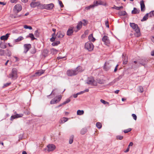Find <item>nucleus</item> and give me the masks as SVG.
<instances>
[{
    "instance_id": "obj_1",
    "label": "nucleus",
    "mask_w": 154,
    "mask_h": 154,
    "mask_svg": "<svg viewBox=\"0 0 154 154\" xmlns=\"http://www.w3.org/2000/svg\"><path fill=\"white\" fill-rule=\"evenodd\" d=\"M130 25L131 27L136 32L134 33V35L137 37H139L140 35V32L138 25L134 23H130Z\"/></svg>"
},
{
    "instance_id": "obj_2",
    "label": "nucleus",
    "mask_w": 154,
    "mask_h": 154,
    "mask_svg": "<svg viewBox=\"0 0 154 154\" xmlns=\"http://www.w3.org/2000/svg\"><path fill=\"white\" fill-rule=\"evenodd\" d=\"M8 77L13 79H16L17 77V69L15 68L13 69L11 72L9 74Z\"/></svg>"
},
{
    "instance_id": "obj_3",
    "label": "nucleus",
    "mask_w": 154,
    "mask_h": 154,
    "mask_svg": "<svg viewBox=\"0 0 154 154\" xmlns=\"http://www.w3.org/2000/svg\"><path fill=\"white\" fill-rule=\"evenodd\" d=\"M85 48L89 51H91L93 50L94 46L91 42H88L85 43Z\"/></svg>"
},
{
    "instance_id": "obj_4",
    "label": "nucleus",
    "mask_w": 154,
    "mask_h": 154,
    "mask_svg": "<svg viewBox=\"0 0 154 154\" xmlns=\"http://www.w3.org/2000/svg\"><path fill=\"white\" fill-rule=\"evenodd\" d=\"M22 9V7L21 5L20 4H17L14 6L13 11L15 14H17Z\"/></svg>"
},
{
    "instance_id": "obj_5",
    "label": "nucleus",
    "mask_w": 154,
    "mask_h": 154,
    "mask_svg": "<svg viewBox=\"0 0 154 154\" xmlns=\"http://www.w3.org/2000/svg\"><path fill=\"white\" fill-rule=\"evenodd\" d=\"M66 74L68 76H72L77 74V70L75 69H69L66 72Z\"/></svg>"
},
{
    "instance_id": "obj_6",
    "label": "nucleus",
    "mask_w": 154,
    "mask_h": 154,
    "mask_svg": "<svg viewBox=\"0 0 154 154\" xmlns=\"http://www.w3.org/2000/svg\"><path fill=\"white\" fill-rule=\"evenodd\" d=\"M111 62L112 61L110 60L105 63L103 68L105 70L107 71L110 69L111 66Z\"/></svg>"
},
{
    "instance_id": "obj_7",
    "label": "nucleus",
    "mask_w": 154,
    "mask_h": 154,
    "mask_svg": "<svg viewBox=\"0 0 154 154\" xmlns=\"http://www.w3.org/2000/svg\"><path fill=\"white\" fill-rule=\"evenodd\" d=\"M54 7V5L52 3L49 4H44L43 5V8L47 10L52 9Z\"/></svg>"
},
{
    "instance_id": "obj_8",
    "label": "nucleus",
    "mask_w": 154,
    "mask_h": 154,
    "mask_svg": "<svg viewBox=\"0 0 154 154\" xmlns=\"http://www.w3.org/2000/svg\"><path fill=\"white\" fill-rule=\"evenodd\" d=\"M95 80L93 77L89 78L87 82V83L89 84H90L91 85H97V84L96 83L95 84H94Z\"/></svg>"
},
{
    "instance_id": "obj_9",
    "label": "nucleus",
    "mask_w": 154,
    "mask_h": 154,
    "mask_svg": "<svg viewBox=\"0 0 154 154\" xmlns=\"http://www.w3.org/2000/svg\"><path fill=\"white\" fill-rule=\"evenodd\" d=\"M102 40L106 45L110 43V41L108 38V37L107 36H104L102 38Z\"/></svg>"
},
{
    "instance_id": "obj_10",
    "label": "nucleus",
    "mask_w": 154,
    "mask_h": 154,
    "mask_svg": "<svg viewBox=\"0 0 154 154\" xmlns=\"http://www.w3.org/2000/svg\"><path fill=\"white\" fill-rule=\"evenodd\" d=\"M24 52L26 53L29 49L31 48V46L30 44H26L24 45Z\"/></svg>"
},
{
    "instance_id": "obj_11",
    "label": "nucleus",
    "mask_w": 154,
    "mask_h": 154,
    "mask_svg": "<svg viewBox=\"0 0 154 154\" xmlns=\"http://www.w3.org/2000/svg\"><path fill=\"white\" fill-rule=\"evenodd\" d=\"M49 151H51L54 150L56 148L55 146L53 144H49L47 146Z\"/></svg>"
},
{
    "instance_id": "obj_12",
    "label": "nucleus",
    "mask_w": 154,
    "mask_h": 154,
    "mask_svg": "<svg viewBox=\"0 0 154 154\" xmlns=\"http://www.w3.org/2000/svg\"><path fill=\"white\" fill-rule=\"evenodd\" d=\"M23 115L22 114H17L13 116H12L11 117L10 120L11 121L14 119L17 118L22 117Z\"/></svg>"
},
{
    "instance_id": "obj_13",
    "label": "nucleus",
    "mask_w": 154,
    "mask_h": 154,
    "mask_svg": "<svg viewBox=\"0 0 154 154\" xmlns=\"http://www.w3.org/2000/svg\"><path fill=\"white\" fill-rule=\"evenodd\" d=\"M65 34L64 32L61 31H59L57 32L56 35V37L58 38H61L64 36Z\"/></svg>"
},
{
    "instance_id": "obj_14",
    "label": "nucleus",
    "mask_w": 154,
    "mask_h": 154,
    "mask_svg": "<svg viewBox=\"0 0 154 154\" xmlns=\"http://www.w3.org/2000/svg\"><path fill=\"white\" fill-rule=\"evenodd\" d=\"M73 32V28L72 27L69 28L67 31L66 35L68 36H71L72 35Z\"/></svg>"
},
{
    "instance_id": "obj_15",
    "label": "nucleus",
    "mask_w": 154,
    "mask_h": 154,
    "mask_svg": "<svg viewBox=\"0 0 154 154\" xmlns=\"http://www.w3.org/2000/svg\"><path fill=\"white\" fill-rule=\"evenodd\" d=\"M44 72V71L42 69L38 70L37 72L35 73V75H34V76H39L43 74Z\"/></svg>"
},
{
    "instance_id": "obj_16",
    "label": "nucleus",
    "mask_w": 154,
    "mask_h": 154,
    "mask_svg": "<svg viewBox=\"0 0 154 154\" xmlns=\"http://www.w3.org/2000/svg\"><path fill=\"white\" fill-rule=\"evenodd\" d=\"M140 4L141 11H144L145 10V5L143 0H142L140 2Z\"/></svg>"
},
{
    "instance_id": "obj_17",
    "label": "nucleus",
    "mask_w": 154,
    "mask_h": 154,
    "mask_svg": "<svg viewBox=\"0 0 154 154\" xmlns=\"http://www.w3.org/2000/svg\"><path fill=\"white\" fill-rule=\"evenodd\" d=\"M148 60L146 59L142 60L141 61L139 62V64L145 66L147 63Z\"/></svg>"
},
{
    "instance_id": "obj_18",
    "label": "nucleus",
    "mask_w": 154,
    "mask_h": 154,
    "mask_svg": "<svg viewBox=\"0 0 154 154\" xmlns=\"http://www.w3.org/2000/svg\"><path fill=\"white\" fill-rule=\"evenodd\" d=\"M39 5V3L38 2H32L30 4L31 6L33 8H34Z\"/></svg>"
},
{
    "instance_id": "obj_19",
    "label": "nucleus",
    "mask_w": 154,
    "mask_h": 154,
    "mask_svg": "<svg viewBox=\"0 0 154 154\" xmlns=\"http://www.w3.org/2000/svg\"><path fill=\"white\" fill-rule=\"evenodd\" d=\"M10 34L7 33L5 35L1 36L0 39L1 40H6L8 39Z\"/></svg>"
},
{
    "instance_id": "obj_20",
    "label": "nucleus",
    "mask_w": 154,
    "mask_h": 154,
    "mask_svg": "<svg viewBox=\"0 0 154 154\" xmlns=\"http://www.w3.org/2000/svg\"><path fill=\"white\" fill-rule=\"evenodd\" d=\"M88 39L90 41L94 42L95 40V38L93 37V34H91L88 37Z\"/></svg>"
},
{
    "instance_id": "obj_21",
    "label": "nucleus",
    "mask_w": 154,
    "mask_h": 154,
    "mask_svg": "<svg viewBox=\"0 0 154 154\" xmlns=\"http://www.w3.org/2000/svg\"><path fill=\"white\" fill-rule=\"evenodd\" d=\"M68 120V119L66 118L63 117V118L61 119L60 122V124L66 122Z\"/></svg>"
},
{
    "instance_id": "obj_22",
    "label": "nucleus",
    "mask_w": 154,
    "mask_h": 154,
    "mask_svg": "<svg viewBox=\"0 0 154 154\" xmlns=\"http://www.w3.org/2000/svg\"><path fill=\"white\" fill-rule=\"evenodd\" d=\"M140 10H137L136 8H134V10L132 11L131 13L132 14H138Z\"/></svg>"
},
{
    "instance_id": "obj_23",
    "label": "nucleus",
    "mask_w": 154,
    "mask_h": 154,
    "mask_svg": "<svg viewBox=\"0 0 154 154\" xmlns=\"http://www.w3.org/2000/svg\"><path fill=\"white\" fill-rule=\"evenodd\" d=\"M82 21H80L78 23V24L76 28L78 30H79L81 29L82 26Z\"/></svg>"
},
{
    "instance_id": "obj_24",
    "label": "nucleus",
    "mask_w": 154,
    "mask_h": 154,
    "mask_svg": "<svg viewBox=\"0 0 154 154\" xmlns=\"http://www.w3.org/2000/svg\"><path fill=\"white\" fill-rule=\"evenodd\" d=\"M48 53V51L47 49L44 50L43 52V55L45 57H46Z\"/></svg>"
},
{
    "instance_id": "obj_25",
    "label": "nucleus",
    "mask_w": 154,
    "mask_h": 154,
    "mask_svg": "<svg viewBox=\"0 0 154 154\" xmlns=\"http://www.w3.org/2000/svg\"><path fill=\"white\" fill-rule=\"evenodd\" d=\"M118 14L120 16H124L126 14V12L125 11H120Z\"/></svg>"
},
{
    "instance_id": "obj_26",
    "label": "nucleus",
    "mask_w": 154,
    "mask_h": 154,
    "mask_svg": "<svg viewBox=\"0 0 154 154\" xmlns=\"http://www.w3.org/2000/svg\"><path fill=\"white\" fill-rule=\"evenodd\" d=\"M58 102V100L55 98L52 99L50 102L51 104H54Z\"/></svg>"
},
{
    "instance_id": "obj_27",
    "label": "nucleus",
    "mask_w": 154,
    "mask_h": 154,
    "mask_svg": "<svg viewBox=\"0 0 154 154\" xmlns=\"http://www.w3.org/2000/svg\"><path fill=\"white\" fill-rule=\"evenodd\" d=\"M29 37L30 38H31V40H33L35 39H36V38H35L34 37V35L32 33H30L29 35L27 36V37Z\"/></svg>"
},
{
    "instance_id": "obj_28",
    "label": "nucleus",
    "mask_w": 154,
    "mask_h": 154,
    "mask_svg": "<svg viewBox=\"0 0 154 154\" xmlns=\"http://www.w3.org/2000/svg\"><path fill=\"white\" fill-rule=\"evenodd\" d=\"M84 113V111L83 110H78L77 111V114L78 115H83Z\"/></svg>"
},
{
    "instance_id": "obj_29",
    "label": "nucleus",
    "mask_w": 154,
    "mask_h": 154,
    "mask_svg": "<svg viewBox=\"0 0 154 154\" xmlns=\"http://www.w3.org/2000/svg\"><path fill=\"white\" fill-rule=\"evenodd\" d=\"M123 63L124 64H126L128 62V58L127 56H124Z\"/></svg>"
},
{
    "instance_id": "obj_30",
    "label": "nucleus",
    "mask_w": 154,
    "mask_h": 154,
    "mask_svg": "<svg viewBox=\"0 0 154 154\" xmlns=\"http://www.w3.org/2000/svg\"><path fill=\"white\" fill-rule=\"evenodd\" d=\"M23 36H20L17 39H16L15 40V42H18L19 41L23 40Z\"/></svg>"
},
{
    "instance_id": "obj_31",
    "label": "nucleus",
    "mask_w": 154,
    "mask_h": 154,
    "mask_svg": "<svg viewBox=\"0 0 154 154\" xmlns=\"http://www.w3.org/2000/svg\"><path fill=\"white\" fill-rule=\"evenodd\" d=\"M75 69V70H77V74H78L79 72H82V67L80 66L78 67Z\"/></svg>"
},
{
    "instance_id": "obj_32",
    "label": "nucleus",
    "mask_w": 154,
    "mask_h": 154,
    "mask_svg": "<svg viewBox=\"0 0 154 154\" xmlns=\"http://www.w3.org/2000/svg\"><path fill=\"white\" fill-rule=\"evenodd\" d=\"M0 47L2 48H5L6 47V46L4 43H1L0 44Z\"/></svg>"
},
{
    "instance_id": "obj_33",
    "label": "nucleus",
    "mask_w": 154,
    "mask_h": 154,
    "mask_svg": "<svg viewBox=\"0 0 154 154\" xmlns=\"http://www.w3.org/2000/svg\"><path fill=\"white\" fill-rule=\"evenodd\" d=\"M148 16V14H146L143 17V18L141 20L142 21L146 20L147 19Z\"/></svg>"
},
{
    "instance_id": "obj_34",
    "label": "nucleus",
    "mask_w": 154,
    "mask_h": 154,
    "mask_svg": "<svg viewBox=\"0 0 154 154\" xmlns=\"http://www.w3.org/2000/svg\"><path fill=\"white\" fill-rule=\"evenodd\" d=\"M60 43V42L59 41L54 42L52 44V45L53 46H56L58 44H59Z\"/></svg>"
},
{
    "instance_id": "obj_35",
    "label": "nucleus",
    "mask_w": 154,
    "mask_h": 154,
    "mask_svg": "<svg viewBox=\"0 0 154 154\" xmlns=\"http://www.w3.org/2000/svg\"><path fill=\"white\" fill-rule=\"evenodd\" d=\"M96 126L99 129L101 128L102 127L101 124L99 122L96 123Z\"/></svg>"
},
{
    "instance_id": "obj_36",
    "label": "nucleus",
    "mask_w": 154,
    "mask_h": 154,
    "mask_svg": "<svg viewBox=\"0 0 154 154\" xmlns=\"http://www.w3.org/2000/svg\"><path fill=\"white\" fill-rule=\"evenodd\" d=\"M74 136L72 135V136L70 137V138L69 139V143L70 144H72L73 142V139L74 137Z\"/></svg>"
},
{
    "instance_id": "obj_37",
    "label": "nucleus",
    "mask_w": 154,
    "mask_h": 154,
    "mask_svg": "<svg viewBox=\"0 0 154 154\" xmlns=\"http://www.w3.org/2000/svg\"><path fill=\"white\" fill-rule=\"evenodd\" d=\"M24 28L26 29H29L30 30L32 29V28L30 26H28L27 25H25L24 26Z\"/></svg>"
},
{
    "instance_id": "obj_38",
    "label": "nucleus",
    "mask_w": 154,
    "mask_h": 154,
    "mask_svg": "<svg viewBox=\"0 0 154 154\" xmlns=\"http://www.w3.org/2000/svg\"><path fill=\"white\" fill-rule=\"evenodd\" d=\"M51 51L53 54H55L57 53L58 51L55 49L52 48L51 49Z\"/></svg>"
},
{
    "instance_id": "obj_39",
    "label": "nucleus",
    "mask_w": 154,
    "mask_h": 154,
    "mask_svg": "<svg viewBox=\"0 0 154 154\" xmlns=\"http://www.w3.org/2000/svg\"><path fill=\"white\" fill-rule=\"evenodd\" d=\"M138 91L140 93H142L143 92V89L142 87L140 86L139 87Z\"/></svg>"
},
{
    "instance_id": "obj_40",
    "label": "nucleus",
    "mask_w": 154,
    "mask_h": 154,
    "mask_svg": "<svg viewBox=\"0 0 154 154\" xmlns=\"http://www.w3.org/2000/svg\"><path fill=\"white\" fill-rule=\"evenodd\" d=\"M131 130V128H129L127 129H125L124 131V132L125 134L127 133L130 131Z\"/></svg>"
},
{
    "instance_id": "obj_41",
    "label": "nucleus",
    "mask_w": 154,
    "mask_h": 154,
    "mask_svg": "<svg viewBox=\"0 0 154 154\" xmlns=\"http://www.w3.org/2000/svg\"><path fill=\"white\" fill-rule=\"evenodd\" d=\"M100 101L102 103H103L104 104H109V102H106L103 99H101Z\"/></svg>"
},
{
    "instance_id": "obj_42",
    "label": "nucleus",
    "mask_w": 154,
    "mask_h": 154,
    "mask_svg": "<svg viewBox=\"0 0 154 154\" xmlns=\"http://www.w3.org/2000/svg\"><path fill=\"white\" fill-rule=\"evenodd\" d=\"M95 5H96L95 4L94 5H90L89 6L86 7L85 8V9L87 10H89L91 8H94Z\"/></svg>"
},
{
    "instance_id": "obj_43",
    "label": "nucleus",
    "mask_w": 154,
    "mask_h": 154,
    "mask_svg": "<svg viewBox=\"0 0 154 154\" xmlns=\"http://www.w3.org/2000/svg\"><path fill=\"white\" fill-rule=\"evenodd\" d=\"M123 137V136L121 135H117L116 136V139L118 140H122Z\"/></svg>"
},
{
    "instance_id": "obj_44",
    "label": "nucleus",
    "mask_w": 154,
    "mask_h": 154,
    "mask_svg": "<svg viewBox=\"0 0 154 154\" xmlns=\"http://www.w3.org/2000/svg\"><path fill=\"white\" fill-rule=\"evenodd\" d=\"M82 24H83L84 26H85L87 24L88 21L85 20H82Z\"/></svg>"
},
{
    "instance_id": "obj_45",
    "label": "nucleus",
    "mask_w": 154,
    "mask_h": 154,
    "mask_svg": "<svg viewBox=\"0 0 154 154\" xmlns=\"http://www.w3.org/2000/svg\"><path fill=\"white\" fill-rule=\"evenodd\" d=\"M5 53V51L2 50L0 49V55L1 56L3 55Z\"/></svg>"
},
{
    "instance_id": "obj_46",
    "label": "nucleus",
    "mask_w": 154,
    "mask_h": 154,
    "mask_svg": "<svg viewBox=\"0 0 154 154\" xmlns=\"http://www.w3.org/2000/svg\"><path fill=\"white\" fill-rule=\"evenodd\" d=\"M148 17H151L152 16H153V13H152V11L150 12L149 13H148Z\"/></svg>"
},
{
    "instance_id": "obj_47",
    "label": "nucleus",
    "mask_w": 154,
    "mask_h": 154,
    "mask_svg": "<svg viewBox=\"0 0 154 154\" xmlns=\"http://www.w3.org/2000/svg\"><path fill=\"white\" fill-rule=\"evenodd\" d=\"M70 101V100L69 99H67L63 103V104H65Z\"/></svg>"
},
{
    "instance_id": "obj_48",
    "label": "nucleus",
    "mask_w": 154,
    "mask_h": 154,
    "mask_svg": "<svg viewBox=\"0 0 154 154\" xmlns=\"http://www.w3.org/2000/svg\"><path fill=\"white\" fill-rule=\"evenodd\" d=\"M58 1L59 4L60 5L61 7V8L63 7L64 6L62 3V2L61 1H60L59 0H58Z\"/></svg>"
},
{
    "instance_id": "obj_49",
    "label": "nucleus",
    "mask_w": 154,
    "mask_h": 154,
    "mask_svg": "<svg viewBox=\"0 0 154 154\" xmlns=\"http://www.w3.org/2000/svg\"><path fill=\"white\" fill-rule=\"evenodd\" d=\"M34 34L35 36L37 37H38L39 36V33L37 30L35 31Z\"/></svg>"
},
{
    "instance_id": "obj_50",
    "label": "nucleus",
    "mask_w": 154,
    "mask_h": 154,
    "mask_svg": "<svg viewBox=\"0 0 154 154\" xmlns=\"http://www.w3.org/2000/svg\"><path fill=\"white\" fill-rule=\"evenodd\" d=\"M7 55L8 56H10L11 55V52L9 51L8 49H7Z\"/></svg>"
},
{
    "instance_id": "obj_51",
    "label": "nucleus",
    "mask_w": 154,
    "mask_h": 154,
    "mask_svg": "<svg viewBox=\"0 0 154 154\" xmlns=\"http://www.w3.org/2000/svg\"><path fill=\"white\" fill-rule=\"evenodd\" d=\"M132 116L133 117V119L135 120H137V117L136 115L134 114H132Z\"/></svg>"
},
{
    "instance_id": "obj_52",
    "label": "nucleus",
    "mask_w": 154,
    "mask_h": 154,
    "mask_svg": "<svg viewBox=\"0 0 154 154\" xmlns=\"http://www.w3.org/2000/svg\"><path fill=\"white\" fill-rule=\"evenodd\" d=\"M105 24L106 26L108 27H109V21L108 20H107L105 21Z\"/></svg>"
},
{
    "instance_id": "obj_53",
    "label": "nucleus",
    "mask_w": 154,
    "mask_h": 154,
    "mask_svg": "<svg viewBox=\"0 0 154 154\" xmlns=\"http://www.w3.org/2000/svg\"><path fill=\"white\" fill-rule=\"evenodd\" d=\"M96 5L102 4V2L101 1H97L95 2Z\"/></svg>"
},
{
    "instance_id": "obj_54",
    "label": "nucleus",
    "mask_w": 154,
    "mask_h": 154,
    "mask_svg": "<svg viewBox=\"0 0 154 154\" xmlns=\"http://www.w3.org/2000/svg\"><path fill=\"white\" fill-rule=\"evenodd\" d=\"M11 84V82L9 83H6L4 85V87H7L10 85Z\"/></svg>"
},
{
    "instance_id": "obj_55",
    "label": "nucleus",
    "mask_w": 154,
    "mask_h": 154,
    "mask_svg": "<svg viewBox=\"0 0 154 154\" xmlns=\"http://www.w3.org/2000/svg\"><path fill=\"white\" fill-rule=\"evenodd\" d=\"M123 8V7L122 6H121L119 7L116 6V9L117 10H119L120 9H122Z\"/></svg>"
},
{
    "instance_id": "obj_56",
    "label": "nucleus",
    "mask_w": 154,
    "mask_h": 154,
    "mask_svg": "<svg viewBox=\"0 0 154 154\" xmlns=\"http://www.w3.org/2000/svg\"><path fill=\"white\" fill-rule=\"evenodd\" d=\"M54 135H51V140H52L53 141H55V138H54Z\"/></svg>"
},
{
    "instance_id": "obj_57",
    "label": "nucleus",
    "mask_w": 154,
    "mask_h": 154,
    "mask_svg": "<svg viewBox=\"0 0 154 154\" xmlns=\"http://www.w3.org/2000/svg\"><path fill=\"white\" fill-rule=\"evenodd\" d=\"M140 66V65H139L138 66H137L135 65V64H132V66L131 68H136V67H137V66Z\"/></svg>"
},
{
    "instance_id": "obj_58",
    "label": "nucleus",
    "mask_w": 154,
    "mask_h": 154,
    "mask_svg": "<svg viewBox=\"0 0 154 154\" xmlns=\"http://www.w3.org/2000/svg\"><path fill=\"white\" fill-rule=\"evenodd\" d=\"M55 39V38L53 36H52V37L50 38V41L51 42H54Z\"/></svg>"
},
{
    "instance_id": "obj_59",
    "label": "nucleus",
    "mask_w": 154,
    "mask_h": 154,
    "mask_svg": "<svg viewBox=\"0 0 154 154\" xmlns=\"http://www.w3.org/2000/svg\"><path fill=\"white\" fill-rule=\"evenodd\" d=\"M97 81L98 83L100 84H103L104 83V81L100 80H99Z\"/></svg>"
},
{
    "instance_id": "obj_60",
    "label": "nucleus",
    "mask_w": 154,
    "mask_h": 154,
    "mask_svg": "<svg viewBox=\"0 0 154 154\" xmlns=\"http://www.w3.org/2000/svg\"><path fill=\"white\" fill-rule=\"evenodd\" d=\"M11 17L12 18H17L18 17V16H17V15L16 16H14L13 15H11Z\"/></svg>"
},
{
    "instance_id": "obj_61",
    "label": "nucleus",
    "mask_w": 154,
    "mask_h": 154,
    "mask_svg": "<svg viewBox=\"0 0 154 154\" xmlns=\"http://www.w3.org/2000/svg\"><path fill=\"white\" fill-rule=\"evenodd\" d=\"M17 0H11V2L12 3H16Z\"/></svg>"
},
{
    "instance_id": "obj_62",
    "label": "nucleus",
    "mask_w": 154,
    "mask_h": 154,
    "mask_svg": "<svg viewBox=\"0 0 154 154\" xmlns=\"http://www.w3.org/2000/svg\"><path fill=\"white\" fill-rule=\"evenodd\" d=\"M62 98V97L61 95H59L58 96V98L59 99L58 100V102Z\"/></svg>"
},
{
    "instance_id": "obj_63",
    "label": "nucleus",
    "mask_w": 154,
    "mask_h": 154,
    "mask_svg": "<svg viewBox=\"0 0 154 154\" xmlns=\"http://www.w3.org/2000/svg\"><path fill=\"white\" fill-rule=\"evenodd\" d=\"M118 66H119V65L118 64H117L116 66V67H115V69L114 70V72H116L117 71V67H118Z\"/></svg>"
},
{
    "instance_id": "obj_64",
    "label": "nucleus",
    "mask_w": 154,
    "mask_h": 154,
    "mask_svg": "<svg viewBox=\"0 0 154 154\" xmlns=\"http://www.w3.org/2000/svg\"><path fill=\"white\" fill-rule=\"evenodd\" d=\"M133 145V143L132 142H131L129 143L128 146H129H129H132Z\"/></svg>"
}]
</instances>
